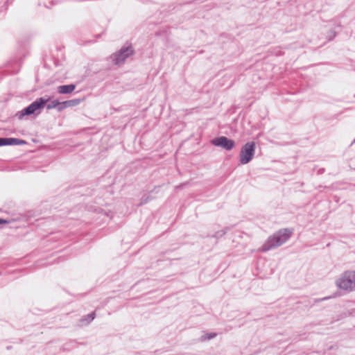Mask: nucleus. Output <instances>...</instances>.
Instances as JSON below:
<instances>
[{
	"mask_svg": "<svg viewBox=\"0 0 355 355\" xmlns=\"http://www.w3.org/2000/svg\"><path fill=\"white\" fill-rule=\"evenodd\" d=\"M51 100L50 96L46 97H40L36 98L34 101H33L30 105L23 108L21 110L18 111L15 116L17 117L19 120H21L24 116L35 115L38 116L42 111L44 107H46L47 110H51L55 108L58 110V107L60 105V101L58 99H55L48 103Z\"/></svg>",
	"mask_w": 355,
	"mask_h": 355,
	"instance_id": "f257e3e1",
	"label": "nucleus"
},
{
	"mask_svg": "<svg viewBox=\"0 0 355 355\" xmlns=\"http://www.w3.org/2000/svg\"><path fill=\"white\" fill-rule=\"evenodd\" d=\"M293 230L282 228L270 236L261 247L262 252H267L285 243L292 236Z\"/></svg>",
	"mask_w": 355,
	"mask_h": 355,
	"instance_id": "f03ea898",
	"label": "nucleus"
},
{
	"mask_svg": "<svg viewBox=\"0 0 355 355\" xmlns=\"http://www.w3.org/2000/svg\"><path fill=\"white\" fill-rule=\"evenodd\" d=\"M335 284L345 292L355 291V270H348L342 272L336 279Z\"/></svg>",
	"mask_w": 355,
	"mask_h": 355,
	"instance_id": "7ed1b4c3",
	"label": "nucleus"
},
{
	"mask_svg": "<svg viewBox=\"0 0 355 355\" xmlns=\"http://www.w3.org/2000/svg\"><path fill=\"white\" fill-rule=\"evenodd\" d=\"M135 51L132 44L126 42L119 51L111 55V59L114 64L120 65L123 64L125 60L135 54Z\"/></svg>",
	"mask_w": 355,
	"mask_h": 355,
	"instance_id": "20e7f679",
	"label": "nucleus"
},
{
	"mask_svg": "<svg viewBox=\"0 0 355 355\" xmlns=\"http://www.w3.org/2000/svg\"><path fill=\"white\" fill-rule=\"evenodd\" d=\"M256 150L254 141L246 142L241 148L239 153V162L245 165L250 163L254 158Z\"/></svg>",
	"mask_w": 355,
	"mask_h": 355,
	"instance_id": "39448f33",
	"label": "nucleus"
},
{
	"mask_svg": "<svg viewBox=\"0 0 355 355\" xmlns=\"http://www.w3.org/2000/svg\"><path fill=\"white\" fill-rule=\"evenodd\" d=\"M211 143L212 145L216 147H220L226 150H232L235 146V141L225 136H219L211 139Z\"/></svg>",
	"mask_w": 355,
	"mask_h": 355,
	"instance_id": "423d86ee",
	"label": "nucleus"
},
{
	"mask_svg": "<svg viewBox=\"0 0 355 355\" xmlns=\"http://www.w3.org/2000/svg\"><path fill=\"white\" fill-rule=\"evenodd\" d=\"M22 58L21 55L12 58L6 65V70L8 73L13 74L19 72L21 65Z\"/></svg>",
	"mask_w": 355,
	"mask_h": 355,
	"instance_id": "0eeeda50",
	"label": "nucleus"
},
{
	"mask_svg": "<svg viewBox=\"0 0 355 355\" xmlns=\"http://www.w3.org/2000/svg\"><path fill=\"white\" fill-rule=\"evenodd\" d=\"M27 144V141L14 137H0V147L5 146H21Z\"/></svg>",
	"mask_w": 355,
	"mask_h": 355,
	"instance_id": "6e6552de",
	"label": "nucleus"
},
{
	"mask_svg": "<svg viewBox=\"0 0 355 355\" xmlns=\"http://www.w3.org/2000/svg\"><path fill=\"white\" fill-rule=\"evenodd\" d=\"M76 85L73 83L62 85L57 87V92L60 94H70L76 89Z\"/></svg>",
	"mask_w": 355,
	"mask_h": 355,
	"instance_id": "1a4fd4ad",
	"label": "nucleus"
},
{
	"mask_svg": "<svg viewBox=\"0 0 355 355\" xmlns=\"http://www.w3.org/2000/svg\"><path fill=\"white\" fill-rule=\"evenodd\" d=\"M96 314L95 311H92L89 314L83 315L78 322V325L80 327L87 326L90 324L96 318Z\"/></svg>",
	"mask_w": 355,
	"mask_h": 355,
	"instance_id": "9d476101",
	"label": "nucleus"
},
{
	"mask_svg": "<svg viewBox=\"0 0 355 355\" xmlns=\"http://www.w3.org/2000/svg\"><path fill=\"white\" fill-rule=\"evenodd\" d=\"M216 336L217 334L215 332L207 333L200 336V340L202 342L209 340L216 337Z\"/></svg>",
	"mask_w": 355,
	"mask_h": 355,
	"instance_id": "9b49d317",
	"label": "nucleus"
},
{
	"mask_svg": "<svg viewBox=\"0 0 355 355\" xmlns=\"http://www.w3.org/2000/svg\"><path fill=\"white\" fill-rule=\"evenodd\" d=\"M229 230H230V227H225L224 229H223L221 230L217 231L214 234H213L211 236L218 239L221 238L222 236H223L227 233V232Z\"/></svg>",
	"mask_w": 355,
	"mask_h": 355,
	"instance_id": "f8f14e48",
	"label": "nucleus"
},
{
	"mask_svg": "<svg viewBox=\"0 0 355 355\" xmlns=\"http://www.w3.org/2000/svg\"><path fill=\"white\" fill-rule=\"evenodd\" d=\"M82 101L81 98H73L71 100H67L68 105L69 107H75L78 105Z\"/></svg>",
	"mask_w": 355,
	"mask_h": 355,
	"instance_id": "ddd939ff",
	"label": "nucleus"
},
{
	"mask_svg": "<svg viewBox=\"0 0 355 355\" xmlns=\"http://www.w3.org/2000/svg\"><path fill=\"white\" fill-rule=\"evenodd\" d=\"M67 107H69L67 101L60 102V105L58 107V111L62 112V110H64V109H66Z\"/></svg>",
	"mask_w": 355,
	"mask_h": 355,
	"instance_id": "4468645a",
	"label": "nucleus"
},
{
	"mask_svg": "<svg viewBox=\"0 0 355 355\" xmlns=\"http://www.w3.org/2000/svg\"><path fill=\"white\" fill-rule=\"evenodd\" d=\"M336 35H337V33L335 31L330 30L327 35V40L331 41L332 40H334L336 37Z\"/></svg>",
	"mask_w": 355,
	"mask_h": 355,
	"instance_id": "2eb2a0df",
	"label": "nucleus"
},
{
	"mask_svg": "<svg viewBox=\"0 0 355 355\" xmlns=\"http://www.w3.org/2000/svg\"><path fill=\"white\" fill-rule=\"evenodd\" d=\"M12 221V220H11V219H6V218H0V225L10 224ZM13 221H15L14 219H13Z\"/></svg>",
	"mask_w": 355,
	"mask_h": 355,
	"instance_id": "dca6fc26",
	"label": "nucleus"
},
{
	"mask_svg": "<svg viewBox=\"0 0 355 355\" xmlns=\"http://www.w3.org/2000/svg\"><path fill=\"white\" fill-rule=\"evenodd\" d=\"M187 184H188V183L185 182V183L180 184L179 186L177 187V188H182V187H184V186H186Z\"/></svg>",
	"mask_w": 355,
	"mask_h": 355,
	"instance_id": "f3484780",
	"label": "nucleus"
},
{
	"mask_svg": "<svg viewBox=\"0 0 355 355\" xmlns=\"http://www.w3.org/2000/svg\"><path fill=\"white\" fill-rule=\"evenodd\" d=\"M12 349V346L9 345L6 347V349L10 350Z\"/></svg>",
	"mask_w": 355,
	"mask_h": 355,
	"instance_id": "a211bd4d",
	"label": "nucleus"
},
{
	"mask_svg": "<svg viewBox=\"0 0 355 355\" xmlns=\"http://www.w3.org/2000/svg\"><path fill=\"white\" fill-rule=\"evenodd\" d=\"M354 143H355V137L352 144H354Z\"/></svg>",
	"mask_w": 355,
	"mask_h": 355,
	"instance_id": "6ab92c4d",
	"label": "nucleus"
}]
</instances>
